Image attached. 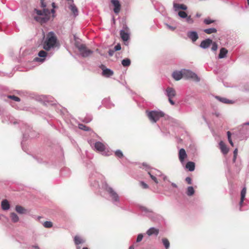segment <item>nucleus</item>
Instances as JSON below:
<instances>
[{
  "mask_svg": "<svg viewBox=\"0 0 249 249\" xmlns=\"http://www.w3.org/2000/svg\"><path fill=\"white\" fill-rule=\"evenodd\" d=\"M115 51H114V49H109L108 50V55L110 56H113V55L114 54V53H115Z\"/></svg>",
  "mask_w": 249,
  "mask_h": 249,
  "instance_id": "nucleus-57",
  "label": "nucleus"
},
{
  "mask_svg": "<svg viewBox=\"0 0 249 249\" xmlns=\"http://www.w3.org/2000/svg\"><path fill=\"white\" fill-rule=\"evenodd\" d=\"M185 18L186 22L188 23L193 24L194 22V20L191 18V16H187Z\"/></svg>",
  "mask_w": 249,
  "mask_h": 249,
  "instance_id": "nucleus-45",
  "label": "nucleus"
},
{
  "mask_svg": "<svg viewBox=\"0 0 249 249\" xmlns=\"http://www.w3.org/2000/svg\"><path fill=\"white\" fill-rule=\"evenodd\" d=\"M114 51H119L121 49V46L120 44H117L114 48Z\"/></svg>",
  "mask_w": 249,
  "mask_h": 249,
  "instance_id": "nucleus-53",
  "label": "nucleus"
},
{
  "mask_svg": "<svg viewBox=\"0 0 249 249\" xmlns=\"http://www.w3.org/2000/svg\"><path fill=\"white\" fill-rule=\"evenodd\" d=\"M78 127L79 129L85 130L86 131H89L90 130V128L89 127L82 124H79Z\"/></svg>",
  "mask_w": 249,
  "mask_h": 249,
  "instance_id": "nucleus-37",
  "label": "nucleus"
},
{
  "mask_svg": "<svg viewBox=\"0 0 249 249\" xmlns=\"http://www.w3.org/2000/svg\"><path fill=\"white\" fill-rule=\"evenodd\" d=\"M204 32L207 34H211L212 33H215L217 32L216 29L214 28H210L204 30Z\"/></svg>",
  "mask_w": 249,
  "mask_h": 249,
  "instance_id": "nucleus-33",
  "label": "nucleus"
},
{
  "mask_svg": "<svg viewBox=\"0 0 249 249\" xmlns=\"http://www.w3.org/2000/svg\"><path fill=\"white\" fill-rule=\"evenodd\" d=\"M120 34L121 37L123 41H126L130 38L129 34L127 32H125L124 30H121L120 31Z\"/></svg>",
  "mask_w": 249,
  "mask_h": 249,
  "instance_id": "nucleus-22",
  "label": "nucleus"
},
{
  "mask_svg": "<svg viewBox=\"0 0 249 249\" xmlns=\"http://www.w3.org/2000/svg\"><path fill=\"white\" fill-rule=\"evenodd\" d=\"M40 6L42 10L34 9L33 14L36 15L34 16V19L37 22L43 25L47 23L50 19V12L45 0H40Z\"/></svg>",
  "mask_w": 249,
  "mask_h": 249,
  "instance_id": "nucleus-2",
  "label": "nucleus"
},
{
  "mask_svg": "<svg viewBox=\"0 0 249 249\" xmlns=\"http://www.w3.org/2000/svg\"><path fill=\"white\" fill-rule=\"evenodd\" d=\"M183 77H185L187 78H191L195 80L196 81H199L200 80V79L197 74L190 70L185 69L183 70Z\"/></svg>",
  "mask_w": 249,
  "mask_h": 249,
  "instance_id": "nucleus-7",
  "label": "nucleus"
},
{
  "mask_svg": "<svg viewBox=\"0 0 249 249\" xmlns=\"http://www.w3.org/2000/svg\"><path fill=\"white\" fill-rule=\"evenodd\" d=\"M42 97L45 102H49L51 101L49 97L47 96H42Z\"/></svg>",
  "mask_w": 249,
  "mask_h": 249,
  "instance_id": "nucleus-56",
  "label": "nucleus"
},
{
  "mask_svg": "<svg viewBox=\"0 0 249 249\" xmlns=\"http://www.w3.org/2000/svg\"><path fill=\"white\" fill-rule=\"evenodd\" d=\"M151 170L153 171V172L155 173L157 176H161L162 175L161 173L158 170L156 169H152Z\"/></svg>",
  "mask_w": 249,
  "mask_h": 249,
  "instance_id": "nucleus-49",
  "label": "nucleus"
},
{
  "mask_svg": "<svg viewBox=\"0 0 249 249\" xmlns=\"http://www.w3.org/2000/svg\"><path fill=\"white\" fill-rule=\"evenodd\" d=\"M185 181L187 182L189 184H191L192 183V179L190 177H188L186 178Z\"/></svg>",
  "mask_w": 249,
  "mask_h": 249,
  "instance_id": "nucleus-55",
  "label": "nucleus"
},
{
  "mask_svg": "<svg viewBox=\"0 0 249 249\" xmlns=\"http://www.w3.org/2000/svg\"><path fill=\"white\" fill-rule=\"evenodd\" d=\"M103 179V176L99 173L96 172L92 173L89 178L90 186L94 190H98L100 188L99 184V181H100L102 183V188L107 193L110 201L114 205L119 206L120 203L119 196Z\"/></svg>",
  "mask_w": 249,
  "mask_h": 249,
  "instance_id": "nucleus-1",
  "label": "nucleus"
},
{
  "mask_svg": "<svg viewBox=\"0 0 249 249\" xmlns=\"http://www.w3.org/2000/svg\"><path fill=\"white\" fill-rule=\"evenodd\" d=\"M15 210L19 214H25L27 212V210L20 205H17L15 207Z\"/></svg>",
  "mask_w": 249,
  "mask_h": 249,
  "instance_id": "nucleus-27",
  "label": "nucleus"
},
{
  "mask_svg": "<svg viewBox=\"0 0 249 249\" xmlns=\"http://www.w3.org/2000/svg\"><path fill=\"white\" fill-rule=\"evenodd\" d=\"M32 248H34L35 249H40L39 247L37 245L33 246Z\"/></svg>",
  "mask_w": 249,
  "mask_h": 249,
  "instance_id": "nucleus-63",
  "label": "nucleus"
},
{
  "mask_svg": "<svg viewBox=\"0 0 249 249\" xmlns=\"http://www.w3.org/2000/svg\"><path fill=\"white\" fill-rule=\"evenodd\" d=\"M173 7L175 11H177L179 9H182L183 10L187 9V6L183 4H178L174 2L173 4Z\"/></svg>",
  "mask_w": 249,
  "mask_h": 249,
  "instance_id": "nucleus-23",
  "label": "nucleus"
},
{
  "mask_svg": "<svg viewBox=\"0 0 249 249\" xmlns=\"http://www.w3.org/2000/svg\"><path fill=\"white\" fill-rule=\"evenodd\" d=\"M35 159L36 160L37 162L39 163H42L45 162L44 161H43L42 158L40 157H35Z\"/></svg>",
  "mask_w": 249,
  "mask_h": 249,
  "instance_id": "nucleus-52",
  "label": "nucleus"
},
{
  "mask_svg": "<svg viewBox=\"0 0 249 249\" xmlns=\"http://www.w3.org/2000/svg\"><path fill=\"white\" fill-rule=\"evenodd\" d=\"M102 105L107 108H111L114 106V105L111 103L109 98L103 99L102 101Z\"/></svg>",
  "mask_w": 249,
  "mask_h": 249,
  "instance_id": "nucleus-18",
  "label": "nucleus"
},
{
  "mask_svg": "<svg viewBox=\"0 0 249 249\" xmlns=\"http://www.w3.org/2000/svg\"><path fill=\"white\" fill-rule=\"evenodd\" d=\"M66 170H68V169H62L61 171V174L62 175H63V176H65V172L66 171Z\"/></svg>",
  "mask_w": 249,
  "mask_h": 249,
  "instance_id": "nucleus-60",
  "label": "nucleus"
},
{
  "mask_svg": "<svg viewBox=\"0 0 249 249\" xmlns=\"http://www.w3.org/2000/svg\"><path fill=\"white\" fill-rule=\"evenodd\" d=\"M215 98L219 102L225 104H232L234 103L232 100H229L226 98L216 96Z\"/></svg>",
  "mask_w": 249,
  "mask_h": 249,
  "instance_id": "nucleus-24",
  "label": "nucleus"
},
{
  "mask_svg": "<svg viewBox=\"0 0 249 249\" xmlns=\"http://www.w3.org/2000/svg\"><path fill=\"white\" fill-rule=\"evenodd\" d=\"M165 25L166 26L167 28L171 30V31H174L176 29V27H173V26H172L167 23L165 24Z\"/></svg>",
  "mask_w": 249,
  "mask_h": 249,
  "instance_id": "nucleus-54",
  "label": "nucleus"
},
{
  "mask_svg": "<svg viewBox=\"0 0 249 249\" xmlns=\"http://www.w3.org/2000/svg\"><path fill=\"white\" fill-rule=\"evenodd\" d=\"M145 113L152 123H156L160 118L164 116V113L160 110H146Z\"/></svg>",
  "mask_w": 249,
  "mask_h": 249,
  "instance_id": "nucleus-4",
  "label": "nucleus"
},
{
  "mask_svg": "<svg viewBox=\"0 0 249 249\" xmlns=\"http://www.w3.org/2000/svg\"><path fill=\"white\" fill-rule=\"evenodd\" d=\"M115 155L116 157L119 158H122L124 157V155L121 150L118 149L115 152Z\"/></svg>",
  "mask_w": 249,
  "mask_h": 249,
  "instance_id": "nucleus-39",
  "label": "nucleus"
},
{
  "mask_svg": "<svg viewBox=\"0 0 249 249\" xmlns=\"http://www.w3.org/2000/svg\"><path fill=\"white\" fill-rule=\"evenodd\" d=\"M237 152H238V149L237 148H236L234 149V150L233 151V160H232L233 162H235V160L236 159V156L237 155Z\"/></svg>",
  "mask_w": 249,
  "mask_h": 249,
  "instance_id": "nucleus-48",
  "label": "nucleus"
},
{
  "mask_svg": "<svg viewBox=\"0 0 249 249\" xmlns=\"http://www.w3.org/2000/svg\"><path fill=\"white\" fill-rule=\"evenodd\" d=\"M100 68L102 70V71H103V70L104 69H106L107 68H106V66L103 65V64H101L100 66H99Z\"/></svg>",
  "mask_w": 249,
  "mask_h": 249,
  "instance_id": "nucleus-62",
  "label": "nucleus"
},
{
  "mask_svg": "<svg viewBox=\"0 0 249 249\" xmlns=\"http://www.w3.org/2000/svg\"><path fill=\"white\" fill-rule=\"evenodd\" d=\"M74 242L75 245H78L84 243V240L79 236H75L74 238Z\"/></svg>",
  "mask_w": 249,
  "mask_h": 249,
  "instance_id": "nucleus-32",
  "label": "nucleus"
},
{
  "mask_svg": "<svg viewBox=\"0 0 249 249\" xmlns=\"http://www.w3.org/2000/svg\"><path fill=\"white\" fill-rule=\"evenodd\" d=\"M168 100H169V103L172 105H174L175 104V102L172 100V98H168Z\"/></svg>",
  "mask_w": 249,
  "mask_h": 249,
  "instance_id": "nucleus-59",
  "label": "nucleus"
},
{
  "mask_svg": "<svg viewBox=\"0 0 249 249\" xmlns=\"http://www.w3.org/2000/svg\"><path fill=\"white\" fill-rule=\"evenodd\" d=\"M113 71L108 68L104 69L102 72V75L106 77H110L113 75Z\"/></svg>",
  "mask_w": 249,
  "mask_h": 249,
  "instance_id": "nucleus-21",
  "label": "nucleus"
},
{
  "mask_svg": "<svg viewBox=\"0 0 249 249\" xmlns=\"http://www.w3.org/2000/svg\"><path fill=\"white\" fill-rule=\"evenodd\" d=\"M172 77L175 80L177 81L180 80L183 77V70L180 71H174L172 73Z\"/></svg>",
  "mask_w": 249,
  "mask_h": 249,
  "instance_id": "nucleus-17",
  "label": "nucleus"
},
{
  "mask_svg": "<svg viewBox=\"0 0 249 249\" xmlns=\"http://www.w3.org/2000/svg\"><path fill=\"white\" fill-rule=\"evenodd\" d=\"M43 226L45 228H51L53 226V223L51 221H45L43 223Z\"/></svg>",
  "mask_w": 249,
  "mask_h": 249,
  "instance_id": "nucleus-41",
  "label": "nucleus"
},
{
  "mask_svg": "<svg viewBox=\"0 0 249 249\" xmlns=\"http://www.w3.org/2000/svg\"><path fill=\"white\" fill-rule=\"evenodd\" d=\"M214 22H215V20L211 19L209 18H205L204 20V23L207 25L210 24L211 23H214Z\"/></svg>",
  "mask_w": 249,
  "mask_h": 249,
  "instance_id": "nucleus-43",
  "label": "nucleus"
},
{
  "mask_svg": "<svg viewBox=\"0 0 249 249\" xmlns=\"http://www.w3.org/2000/svg\"><path fill=\"white\" fill-rule=\"evenodd\" d=\"M195 193V190L192 186H189L187 188L186 194L188 196H192Z\"/></svg>",
  "mask_w": 249,
  "mask_h": 249,
  "instance_id": "nucleus-35",
  "label": "nucleus"
},
{
  "mask_svg": "<svg viewBox=\"0 0 249 249\" xmlns=\"http://www.w3.org/2000/svg\"><path fill=\"white\" fill-rule=\"evenodd\" d=\"M69 8L73 13L74 17H76L78 15V10L74 3H71L70 4Z\"/></svg>",
  "mask_w": 249,
  "mask_h": 249,
  "instance_id": "nucleus-20",
  "label": "nucleus"
},
{
  "mask_svg": "<svg viewBox=\"0 0 249 249\" xmlns=\"http://www.w3.org/2000/svg\"><path fill=\"white\" fill-rule=\"evenodd\" d=\"M178 15L182 18H185L188 16L187 14L185 12L182 11H179L178 13Z\"/></svg>",
  "mask_w": 249,
  "mask_h": 249,
  "instance_id": "nucleus-40",
  "label": "nucleus"
},
{
  "mask_svg": "<svg viewBox=\"0 0 249 249\" xmlns=\"http://www.w3.org/2000/svg\"><path fill=\"white\" fill-rule=\"evenodd\" d=\"M185 167L190 172L194 171L195 169V163L193 161H188L186 163Z\"/></svg>",
  "mask_w": 249,
  "mask_h": 249,
  "instance_id": "nucleus-26",
  "label": "nucleus"
},
{
  "mask_svg": "<svg viewBox=\"0 0 249 249\" xmlns=\"http://www.w3.org/2000/svg\"><path fill=\"white\" fill-rule=\"evenodd\" d=\"M23 132V138L24 140L26 139L28 137L33 138L34 136L32 134L33 132L31 131L32 128L27 124H22L21 127Z\"/></svg>",
  "mask_w": 249,
  "mask_h": 249,
  "instance_id": "nucleus-6",
  "label": "nucleus"
},
{
  "mask_svg": "<svg viewBox=\"0 0 249 249\" xmlns=\"http://www.w3.org/2000/svg\"><path fill=\"white\" fill-rule=\"evenodd\" d=\"M76 47L83 57H87L92 54L93 53L91 50L88 49L84 44H76Z\"/></svg>",
  "mask_w": 249,
  "mask_h": 249,
  "instance_id": "nucleus-5",
  "label": "nucleus"
},
{
  "mask_svg": "<svg viewBox=\"0 0 249 249\" xmlns=\"http://www.w3.org/2000/svg\"><path fill=\"white\" fill-rule=\"evenodd\" d=\"M244 198H241L240 201L239 202V205H240V207H241V206L242 205V203H243V202L244 201ZM240 210H241V208H240Z\"/></svg>",
  "mask_w": 249,
  "mask_h": 249,
  "instance_id": "nucleus-61",
  "label": "nucleus"
},
{
  "mask_svg": "<svg viewBox=\"0 0 249 249\" xmlns=\"http://www.w3.org/2000/svg\"><path fill=\"white\" fill-rule=\"evenodd\" d=\"M246 194V188L244 187L242 189L241 192V198H245Z\"/></svg>",
  "mask_w": 249,
  "mask_h": 249,
  "instance_id": "nucleus-47",
  "label": "nucleus"
},
{
  "mask_svg": "<svg viewBox=\"0 0 249 249\" xmlns=\"http://www.w3.org/2000/svg\"><path fill=\"white\" fill-rule=\"evenodd\" d=\"M142 165L143 166H145L146 167V170L147 171L148 174L149 175L151 178L156 183L158 184L159 183V181L156 178V176H157L155 173L153 172V171L150 170L149 171H148V169L149 168V167L148 165L145 163H143Z\"/></svg>",
  "mask_w": 249,
  "mask_h": 249,
  "instance_id": "nucleus-12",
  "label": "nucleus"
},
{
  "mask_svg": "<svg viewBox=\"0 0 249 249\" xmlns=\"http://www.w3.org/2000/svg\"><path fill=\"white\" fill-rule=\"evenodd\" d=\"M111 3L114 6L113 11L116 14H118L121 10V4L118 0H111Z\"/></svg>",
  "mask_w": 249,
  "mask_h": 249,
  "instance_id": "nucleus-15",
  "label": "nucleus"
},
{
  "mask_svg": "<svg viewBox=\"0 0 249 249\" xmlns=\"http://www.w3.org/2000/svg\"><path fill=\"white\" fill-rule=\"evenodd\" d=\"M159 233V230L154 227H151L146 231V234L148 236L154 235L157 236Z\"/></svg>",
  "mask_w": 249,
  "mask_h": 249,
  "instance_id": "nucleus-19",
  "label": "nucleus"
},
{
  "mask_svg": "<svg viewBox=\"0 0 249 249\" xmlns=\"http://www.w3.org/2000/svg\"><path fill=\"white\" fill-rule=\"evenodd\" d=\"M10 217L12 221L14 223H17L19 221V217L15 213H11Z\"/></svg>",
  "mask_w": 249,
  "mask_h": 249,
  "instance_id": "nucleus-31",
  "label": "nucleus"
},
{
  "mask_svg": "<svg viewBox=\"0 0 249 249\" xmlns=\"http://www.w3.org/2000/svg\"><path fill=\"white\" fill-rule=\"evenodd\" d=\"M212 43H213L212 39L210 38H207L201 42L199 46L202 49H206L208 48Z\"/></svg>",
  "mask_w": 249,
  "mask_h": 249,
  "instance_id": "nucleus-13",
  "label": "nucleus"
},
{
  "mask_svg": "<svg viewBox=\"0 0 249 249\" xmlns=\"http://www.w3.org/2000/svg\"><path fill=\"white\" fill-rule=\"evenodd\" d=\"M7 98L9 99H13L17 102H19L20 101V99L19 97L15 95H8Z\"/></svg>",
  "mask_w": 249,
  "mask_h": 249,
  "instance_id": "nucleus-42",
  "label": "nucleus"
},
{
  "mask_svg": "<svg viewBox=\"0 0 249 249\" xmlns=\"http://www.w3.org/2000/svg\"><path fill=\"white\" fill-rule=\"evenodd\" d=\"M1 206L2 209L4 211H7L10 208V204L7 199H4L1 201Z\"/></svg>",
  "mask_w": 249,
  "mask_h": 249,
  "instance_id": "nucleus-25",
  "label": "nucleus"
},
{
  "mask_svg": "<svg viewBox=\"0 0 249 249\" xmlns=\"http://www.w3.org/2000/svg\"><path fill=\"white\" fill-rule=\"evenodd\" d=\"M130 64L131 61L129 58H124L122 61V64L124 67H128Z\"/></svg>",
  "mask_w": 249,
  "mask_h": 249,
  "instance_id": "nucleus-34",
  "label": "nucleus"
},
{
  "mask_svg": "<svg viewBox=\"0 0 249 249\" xmlns=\"http://www.w3.org/2000/svg\"><path fill=\"white\" fill-rule=\"evenodd\" d=\"M228 53V50L225 48H222L220 50V53L218 54L219 58H223L226 56Z\"/></svg>",
  "mask_w": 249,
  "mask_h": 249,
  "instance_id": "nucleus-29",
  "label": "nucleus"
},
{
  "mask_svg": "<svg viewBox=\"0 0 249 249\" xmlns=\"http://www.w3.org/2000/svg\"><path fill=\"white\" fill-rule=\"evenodd\" d=\"M147 216L153 222H159V220L162 218L161 216L153 212L150 213Z\"/></svg>",
  "mask_w": 249,
  "mask_h": 249,
  "instance_id": "nucleus-16",
  "label": "nucleus"
},
{
  "mask_svg": "<svg viewBox=\"0 0 249 249\" xmlns=\"http://www.w3.org/2000/svg\"><path fill=\"white\" fill-rule=\"evenodd\" d=\"M51 55L52 54H49L45 51L41 50L38 53V56L40 58L36 57L34 60L36 62H43L45 60V57L48 56H49V57H50Z\"/></svg>",
  "mask_w": 249,
  "mask_h": 249,
  "instance_id": "nucleus-8",
  "label": "nucleus"
},
{
  "mask_svg": "<svg viewBox=\"0 0 249 249\" xmlns=\"http://www.w3.org/2000/svg\"><path fill=\"white\" fill-rule=\"evenodd\" d=\"M187 36L193 42H196L199 37L197 32L195 31H188L187 33Z\"/></svg>",
  "mask_w": 249,
  "mask_h": 249,
  "instance_id": "nucleus-11",
  "label": "nucleus"
},
{
  "mask_svg": "<svg viewBox=\"0 0 249 249\" xmlns=\"http://www.w3.org/2000/svg\"><path fill=\"white\" fill-rule=\"evenodd\" d=\"M141 210L142 212L144 213L147 216V215H148L149 213H150L153 212L151 211H150L149 210H148V209H147L146 208H145L144 207H142L141 208Z\"/></svg>",
  "mask_w": 249,
  "mask_h": 249,
  "instance_id": "nucleus-38",
  "label": "nucleus"
},
{
  "mask_svg": "<svg viewBox=\"0 0 249 249\" xmlns=\"http://www.w3.org/2000/svg\"><path fill=\"white\" fill-rule=\"evenodd\" d=\"M227 136L229 143L232 146H233V143L231 139V133L230 131L227 132Z\"/></svg>",
  "mask_w": 249,
  "mask_h": 249,
  "instance_id": "nucleus-44",
  "label": "nucleus"
},
{
  "mask_svg": "<svg viewBox=\"0 0 249 249\" xmlns=\"http://www.w3.org/2000/svg\"><path fill=\"white\" fill-rule=\"evenodd\" d=\"M94 149L101 152L103 155H105V145L100 142H96L94 143ZM107 155V154H106Z\"/></svg>",
  "mask_w": 249,
  "mask_h": 249,
  "instance_id": "nucleus-10",
  "label": "nucleus"
},
{
  "mask_svg": "<svg viewBox=\"0 0 249 249\" xmlns=\"http://www.w3.org/2000/svg\"><path fill=\"white\" fill-rule=\"evenodd\" d=\"M143 237V236L142 233L139 234L137 238L136 242L138 243L141 242L142 240Z\"/></svg>",
  "mask_w": 249,
  "mask_h": 249,
  "instance_id": "nucleus-51",
  "label": "nucleus"
},
{
  "mask_svg": "<svg viewBox=\"0 0 249 249\" xmlns=\"http://www.w3.org/2000/svg\"><path fill=\"white\" fill-rule=\"evenodd\" d=\"M57 44V38L54 33L50 32L47 36L45 40L43 42V48L47 51L54 48Z\"/></svg>",
  "mask_w": 249,
  "mask_h": 249,
  "instance_id": "nucleus-3",
  "label": "nucleus"
},
{
  "mask_svg": "<svg viewBox=\"0 0 249 249\" xmlns=\"http://www.w3.org/2000/svg\"><path fill=\"white\" fill-rule=\"evenodd\" d=\"M140 185H141V186L143 189H148L149 188V186L146 183H145L144 181H142L140 182Z\"/></svg>",
  "mask_w": 249,
  "mask_h": 249,
  "instance_id": "nucleus-50",
  "label": "nucleus"
},
{
  "mask_svg": "<svg viewBox=\"0 0 249 249\" xmlns=\"http://www.w3.org/2000/svg\"><path fill=\"white\" fill-rule=\"evenodd\" d=\"M211 45H212V47L211 48L212 50L213 51H216L218 48L217 43L213 41V43H212Z\"/></svg>",
  "mask_w": 249,
  "mask_h": 249,
  "instance_id": "nucleus-46",
  "label": "nucleus"
},
{
  "mask_svg": "<svg viewBox=\"0 0 249 249\" xmlns=\"http://www.w3.org/2000/svg\"><path fill=\"white\" fill-rule=\"evenodd\" d=\"M162 242L166 249H169V248L170 247V243H169V240L167 238H162Z\"/></svg>",
  "mask_w": 249,
  "mask_h": 249,
  "instance_id": "nucleus-36",
  "label": "nucleus"
},
{
  "mask_svg": "<svg viewBox=\"0 0 249 249\" xmlns=\"http://www.w3.org/2000/svg\"><path fill=\"white\" fill-rule=\"evenodd\" d=\"M187 157V155L184 148H181L178 152V159L180 162L183 164L184 162V160Z\"/></svg>",
  "mask_w": 249,
  "mask_h": 249,
  "instance_id": "nucleus-14",
  "label": "nucleus"
},
{
  "mask_svg": "<svg viewBox=\"0 0 249 249\" xmlns=\"http://www.w3.org/2000/svg\"><path fill=\"white\" fill-rule=\"evenodd\" d=\"M171 185L174 187V188H177L178 187V186L176 184H175V183H171Z\"/></svg>",
  "mask_w": 249,
  "mask_h": 249,
  "instance_id": "nucleus-64",
  "label": "nucleus"
},
{
  "mask_svg": "<svg viewBox=\"0 0 249 249\" xmlns=\"http://www.w3.org/2000/svg\"><path fill=\"white\" fill-rule=\"evenodd\" d=\"M164 93L165 95L168 97V98H173L176 95V91L175 89L171 87H167V88L164 90Z\"/></svg>",
  "mask_w": 249,
  "mask_h": 249,
  "instance_id": "nucleus-9",
  "label": "nucleus"
},
{
  "mask_svg": "<svg viewBox=\"0 0 249 249\" xmlns=\"http://www.w3.org/2000/svg\"><path fill=\"white\" fill-rule=\"evenodd\" d=\"M219 146H220V149H221L222 152L224 154H226L228 153V152L229 151V149H228V148L227 147V146H226L225 143L222 141H221L219 142Z\"/></svg>",
  "mask_w": 249,
  "mask_h": 249,
  "instance_id": "nucleus-28",
  "label": "nucleus"
},
{
  "mask_svg": "<svg viewBox=\"0 0 249 249\" xmlns=\"http://www.w3.org/2000/svg\"><path fill=\"white\" fill-rule=\"evenodd\" d=\"M92 120V116L90 114H87L84 118H81V120L85 123H89Z\"/></svg>",
  "mask_w": 249,
  "mask_h": 249,
  "instance_id": "nucleus-30",
  "label": "nucleus"
},
{
  "mask_svg": "<svg viewBox=\"0 0 249 249\" xmlns=\"http://www.w3.org/2000/svg\"><path fill=\"white\" fill-rule=\"evenodd\" d=\"M50 14L51 13H52V14H53L52 17H53V18L55 17V11L54 10V8H53L52 9L50 10Z\"/></svg>",
  "mask_w": 249,
  "mask_h": 249,
  "instance_id": "nucleus-58",
  "label": "nucleus"
}]
</instances>
